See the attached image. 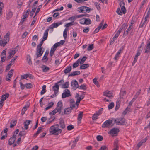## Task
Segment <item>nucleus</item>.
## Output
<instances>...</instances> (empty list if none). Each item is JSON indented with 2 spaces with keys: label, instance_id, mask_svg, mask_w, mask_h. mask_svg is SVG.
I'll list each match as a JSON object with an SVG mask.
<instances>
[{
  "label": "nucleus",
  "instance_id": "obj_4",
  "mask_svg": "<svg viewBox=\"0 0 150 150\" xmlns=\"http://www.w3.org/2000/svg\"><path fill=\"white\" fill-rule=\"evenodd\" d=\"M119 132V130L118 129L114 128L112 129L108 132V133L112 137L115 136L117 135Z\"/></svg>",
  "mask_w": 150,
  "mask_h": 150
},
{
  "label": "nucleus",
  "instance_id": "obj_22",
  "mask_svg": "<svg viewBox=\"0 0 150 150\" xmlns=\"http://www.w3.org/2000/svg\"><path fill=\"white\" fill-rule=\"evenodd\" d=\"M9 96L8 93H6L2 95L1 98V100L3 102L7 98H8Z\"/></svg>",
  "mask_w": 150,
  "mask_h": 150
},
{
  "label": "nucleus",
  "instance_id": "obj_3",
  "mask_svg": "<svg viewBox=\"0 0 150 150\" xmlns=\"http://www.w3.org/2000/svg\"><path fill=\"white\" fill-rule=\"evenodd\" d=\"M115 122L117 125H124L126 123L125 120L124 118L117 119L115 120Z\"/></svg>",
  "mask_w": 150,
  "mask_h": 150
},
{
  "label": "nucleus",
  "instance_id": "obj_25",
  "mask_svg": "<svg viewBox=\"0 0 150 150\" xmlns=\"http://www.w3.org/2000/svg\"><path fill=\"white\" fill-rule=\"evenodd\" d=\"M80 74V72L79 71H76L73 72L68 75V77L73 76L76 75H78Z\"/></svg>",
  "mask_w": 150,
  "mask_h": 150
},
{
  "label": "nucleus",
  "instance_id": "obj_51",
  "mask_svg": "<svg viewBox=\"0 0 150 150\" xmlns=\"http://www.w3.org/2000/svg\"><path fill=\"white\" fill-rule=\"evenodd\" d=\"M130 108V107H129V106H127L125 109V110L123 112V114L124 115H125L129 111Z\"/></svg>",
  "mask_w": 150,
  "mask_h": 150
},
{
  "label": "nucleus",
  "instance_id": "obj_11",
  "mask_svg": "<svg viewBox=\"0 0 150 150\" xmlns=\"http://www.w3.org/2000/svg\"><path fill=\"white\" fill-rule=\"evenodd\" d=\"M62 105V103L61 101H59L57 104V108L56 109L57 110V111L58 112L59 114L61 112V110Z\"/></svg>",
  "mask_w": 150,
  "mask_h": 150
},
{
  "label": "nucleus",
  "instance_id": "obj_48",
  "mask_svg": "<svg viewBox=\"0 0 150 150\" xmlns=\"http://www.w3.org/2000/svg\"><path fill=\"white\" fill-rule=\"evenodd\" d=\"M13 69H12L9 72L7 76L8 77H11L13 75Z\"/></svg>",
  "mask_w": 150,
  "mask_h": 150
},
{
  "label": "nucleus",
  "instance_id": "obj_13",
  "mask_svg": "<svg viewBox=\"0 0 150 150\" xmlns=\"http://www.w3.org/2000/svg\"><path fill=\"white\" fill-rule=\"evenodd\" d=\"M71 86L72 88L74 90H75L76 88H78L79 85L78 83L76 80H73L71 82Z\"/></svg>",
  "mask_w": 150,
  "mask_h": 150
},
{
  "label": "nucleus",
  "instance_id": "obj_53",
  "mask_svg": "<svg viewBox=\"0 0 150 150\" xmlns=\"http://www.w3.org/2000/svg\"><path fill=\"white\" fill-rule=\"evenodd\" d=\"M96 139L98 141H101L103 139V137L102 136L98 135L97 136Z\"/></svg>",
  "mask_w": 150,
  "mask_h": 150
},
{
  "label": "nucleus",
  "instance_id": "obj_64",
  "mask_svg": "<svg viewBox=\"0 0 150 150\" xmlns=\"http://www.w3.org/2000/svg\"><path fill=\"white\" fill-rule=\"evenodd\" d=\"M58 47L57 46V43H55L52 47L51 50L55 51L56 49Z\"/></svg>",
  "mask_w": 150,
  "mask_h": 150
},
{
  "label": "nucleus",
  "instance_id": "obj_19",
  "mask_svg": "<svg viewBox=\"0 0 150 150\" xmlns=\"http://www.w3.org/2000/svg\"><path fill=\"white\" fill-rule=\"evenodd\" d=\"M150 52V44L147 43L146 46L145 48L144 53H148Z\"/></svg>",
  "mask_w": 150,
  "mask_h": 150
},
{
  "label": "nucleus",
  "instance_id": "obj_54",
  "mask_svg": "<svg viewBox=\"0 0 150 150\" xmlns=\"http://www.w3.org/2000/svg\"><path fill=\"white\" fill-rule=\"evenodd\" d=\"M53 24L54 25V28H55L59 26L62 24V22H60L58 23H54Z\"/></svg>",
  "mask_w": 150,
  "mask_h": 150
},
{
  "label": "nucleus",
  "instance_id": "obj_9",
  "mask_svg": "<svg viewBox=\"0 0 150 150\" xmlns=\"http://www.w3.org/2000/svg\"><path fill=\"white\" fill-rule=\"evenodd\" d=\"M59 89V86L58 84L57 83H55L54 86L53 87V89L54 91V94L53 96L56 97L57 96V94L58 92V90Z\"/></svg>",
  "mask_w": 150,
  "mask_h": 150
},
{
  "label": "nucleus",
  "instance_id": "obj_45",
  "mask_svg": "<svg viewBox=\"0 0 150 150\" xmlns=\"http://www.w3.org/2000/svg\"><path fill=\"white\" fill-rule=\"evenodd\" d=\"M9 55L7 58V60H8L12 57L14 55V54L12 52V51L11 52L9 53Z\"/></svg>",
  "mask_w": 150,
  "mask_h": 150
},
{
  "label": "nucleus",
  "instance_id": "obj_41",
  "mask_svg": "<svg viewBox=\"0 0 150 150\" xmlns=\"http://www.w3.org/2000/svg\"><path fill=\"white\" fill-rule=\"evenodd\" d=\"M46 87V86L45 85H44L42 86V90L40 93V94L41 95H43L45 93Z\"/></svg>",
  "mask_w": 150,
  "mask_h": 150
},
{
  "label": "nucleus",
  "instance_id": "obj_36",
  "mask_svg": "<svg viewBox=\"0 0 150 150\" xmlns=\"http://www.w3.org/2000/svg\"><path fill=\"white\" fill-rule=\"evenodd\" d=\"M59 125L60 127L62 129H64L65 127V126L64 121L62 120H60L59 122Z\"/></svg>",
  "mask_w": 150,
  "mask_h": 150
},
{
  "label": "nucleus",
  "instance_id": "obj_12",
  "mask_svg": "<svg viewBox=\"0 0 150 150\" xmlns=\"http://www.w3.org/2000/svg\"><path fill=\"white\" fill-rule=\"evenodd\" d=\"M88 16V14H82L81 15H77L76 17L72 16L68 18V20H71L72 21H74V20L76 19V18H80L83 16Z\"/></svg>",
  "mask_w": 150,
  "mask_h": 150
},
{
  "label": "nucleus",
  "instance_id": "obj_2",
  "mask_svg": "<svg viewBox=\"0 0 150 150\" xmlns=\"http://www.w3.org/2000/svg\"><path fill=\"white\" fill-rule=\"evenodd\" d=\"M120 6L121 7V10L119 8H118L116 11L117 13L119 15H122V13L125 14L126 12V10L125 6V4L123 1H121L119 4Z\"/></svg>",
  "mask_w": 150,
  "mask_h": 150
},
{
  "label": "nucleus",
  "instance_id": "obj_49",
  "mask_svg": "<svg viewBox=\"0 0 150 150\" xmlns=\"http://www.w3.org/2000/svg\"><path fill=\"white\" fill-rule=\"evenodd\" d=\"M126 91H121L120 93V96L122 98L126 95Z\"/></svg>",
  "mask_w": 150,
  "mask_h": 150
},
{
  "label": "nucleus",
  "instance_id": "obj_33",
  "mask_svg": "<svg viewBox=\"0 0 150 150\" xmlns=\"http://www.w3.org/2000/svg\"><path fill=\"white\" fill-rule=\"evenodd\" d=\"M89 67V65L88 64H84L80 66V68L81 69H84L88 68Z\"/></svg>",
  "mask_w": 150,
  "mask_h": 150
},
{
  "label": "nucleus",
  "instance_id": "obj_42",
  "mask_svg": "<svg viewBox=\"0 0 150 150\" xmlns=\"http://www.w3.org/2000/svg\"><path fill=\"white\" fill-rule=\"evenodd\" d=\"M54 105V103L53 102H51L49 103L48 104V105L45 108V110H47L48 109H50Z\"/></svg>",
  "mask_w": 150,
  "mask_h": 150
},
{
  "label": "nucleus",
  "instance_id": "obj_55",
  "mask_svg": "<svg viewBox=\"0 0 150 150\" xmlns=\"http://www.w3.org/2000/svg\"><path fill=\"white\" fill-rule=\"evenodd\" d=\"M7 44L6 42L4 41H2V40H0V45L4 47Z\"/></svg>",
  "mask_w": 150,
  "mask_h": 150
},
{
  "label": "nucleus",
  "instance_id": "obj_21",
  "mask_svg": "<svg viewBox=\"0 0 150 150\" xmlns=\"http://www.w3.org/2000/svg\"><path fill=\"white\" fill-rule=\"evenodd\" d=\"M72 69V67L71 66H67L66 68L64 70V72L65 74L70 73Z\"/></svg>",
  "mask_w": 150,
  "mask_h": 150
},
{
  "label": "nucleus",
  "instance_id": "obj_56",
  "mask_svg": "<svg viewBox=\"0 0 150 150\" xmlns=\"http://www.w3.org/2000/svg\"><path fill=\"white\" fill-rule=\"evenodd\" d=\"M4 7V4L3 3L0 2V16L1 15L2 10Z\"/></svg>",
  "mask_w": 150,
  "mask_h": 150
},
{
  "label": "nucleus",
  "instance_id": "obj_30",
  "mask_svg": "<svg viewBox=\"0 0 150 150\" xmlns=\"http://www.w3.org/2000/svg\"><path fill=\"white\" fill-rule=\"evenodd\" d=\"M76 24V23H75L74 22V21H71V22L67 23L65 25V26L66 28H67L69 26H71L74 24Z\"/></svg>",
  "mask_w": 150,
  "mask_h": 150
},
{
  "label": "nucleus",
  "instance_id": "obj_5",
  "mask_svg": "<svg viewBox=\"0 0 150 150\" xmlns=\"http://www.w3.org/2000/svg\"><path fill=\"white\" fill-rule=\"evenodd\" d=\"M80 9L79 12L83 13H88L90 10V8L86 6H82L79 8Z\"/></svg>",
  "mask_w": 150,
  "mask_h": 150
},
{
  "label": "nucleus",
  "instance_id": "obj_18",
  "mask_svg": "<svg viewBox=\"0 0 150 150\" xmlns=\"http://www.w3.org/2000/svg\"><path fill=\"white\" fill-rule=\"evenodd\" d=\"M118 140L117 139H115L114 142V148L112 150H118Z\"/></svg>",
  "mask_w": 150,
  "mask_h": 150
},
{
  "label": "nucleus",
  "instance_id": "obj_10",
  "mask_svg": "<svg viewBox=\"0 0 150 150\" xmlns=\"http://www.w3.org/2000/svg\"><path fill=\"white\" fill-rule=\"evenodd\" d=\"M103 95L108 97L109 98L111 99L113 97V94L112 91H110L108 92L106 91L103 92Z\"/></svg>",
  "mask_w": 150,
  "mask_h": 150
},
{
  "label": "nucleus",
  "instance_id": "obj_26",
  "mask_svg": "<svg viewBox=\"0 0 150 150\" xmlns=\"http://www.w3.org/2000/svg\"><path fill=\"white\" fill-rule=\"evenodd\" d=\"M83 112H79V114L78 115V122H80L82 119Z\"/></svg>",
  "mask_w": 150,
  "mask_h": 150
},
{
  "label": "nucleus",
  "instance_id": "obj_1",
  "mask_svg": "<svg viewBox=\"0 0 150 150\" xmlns=\"http://www.w3.org/2000/svg\"><path fill=\"white\" fill-rule=\"evenodd\" d=\"M49 131L50 134L58 135L62 132V130L59 129V125L58 124H55L50 127Z\"/></svg>",
  "mask_w": 150,
  "mask_h": 150
},
{
  "label": "nucleus",
  "instance_id": "obj_35",
  "mask_svg": "<svg viewBox=\"0 0 150 150\" xmlns=\"http://www.w3.org/2000/svg\"><path fill=\"white\" fill-rule=\"evenodd\" d=\"M120 100L119 99H118L116 102V104L115 107V110H117L119 109L120 107Z\"/></svg>",
  "mask_w": 150,
  "mask_h": 150
},
{
  "label": "nucleus",
  "instance_id": "obj_47",
  "mask_svg": "<svg viewBox=\"0 0 150 150\" xmlns=\"http://www.w3.org/2000/svg\"><path fill=\"white\" fill-rule=\"evenodd\" d=\"M79 61L77 60L75 63H74L73 65V68H74L77 67L79 66Z\"/></svg>",
  "mask_w": 150,
  "mask_h": 150
},
{
  "label": "nucleus",
  "instance_id": "obj_14",
  "mask_svg": "<svg viewBox=\"0 0 150 150\" xmlns=\"http://www.w3.org/2000/svg\"><path fill=\"white\" fill-rule=\"evenodd\" d=\"M69 104L70 107L72 109L74 108L75 109H76V106L74 100L73 99H71L69 100Z\"/></svg>",
  "mask_w": 150,
  "mask_h": 150
},
{
  "label": "nucleus",
  "instance_id": "obj_39",
  "mask_svg": "<svg viewBox=\"0 0 150 150\" xmlns=\"http://www.w3.org/2000/svg\"><path fill=\"white\" fill-rule=\"evenodd\" d=\"M69 87V82H67L64 83L62 84V88H67Z\"/></svg>",
  "mask_w": 150,
  "mask_h": 150
},
{
  "label": "nucleus",
  "instance_id": "obj_28",
  "mask_svg": "<svg viewBox=\"0 0 150 150\" xmlns=\"http://www.w3.org/2000/svg\"><path fill=\"white\" fill-rule=\"evenodd\" d=\"M87 59V57L86 56H84L82 59H78V60L79 61V63L80 64H83Z\"/></svg>",
  "mask_w": 150,
  "mask_h": 150
},
{
  "label": "nucleus",
  "instance_id": "obj_31",
  "mask_svg": "<svg viewBox=\"0 0 150 150\" xmlns=\"http://www.w3.org/2000/svg\"><path fill=\"white\" fill-rule=\"evenodd\" d=\"M42 68L43 71L44 72H47L50 69L49 67L44 65H43L42 66Z\"/></svg>",
  "mask_w": 150,
  "mask_h": 150
},
{
  "label": "nucleus",
  "instance_id": "obj_50",
  "mask_svg": "<svg viewBox=\"0 0 150 150\" xmlns=\"http://www.w3.org/2000/svg\"><path fill=\"white\" fill-rule=\"evenodd\" d=\"M93 81L94 83L97 85L98 87H100V85H99L98 81H97V79L95 78L93 80Z\"/></svg>",
  "mask_w": 150,
  "mask_h": 150
},
{
  "label": "nucleus",
  "instance_id": "obj_34",
  "mask_svg": "<svg viewBox=\"0 0 150 150\" xmlns=\"http://www.w3.org/2000/svg\"><path fill=\"white\" fill-rule=\"evenodd\" d=\"M49 54L48 51H46L45 54L42 58V60H45L46 61H47L48 60V58L47 57V56Z\"/></svg>",
  "mask_w": 150,
  "mask_h": 150
},
{
  "label": "nucleus",
  "instance_id": "obj_23",
  "mask_svg": "<svg viewBox=\"0 0 150 150\" xmlns=\"http://www.w3.org/2000/svg\"><path fill=\"white\" fill-rule=\"evenodd\" d=\"M31 121L29 120H27L25 121L24 122V125L25 128L26 129H28V125L30 124Z\"/></svg>",
  "mask_w": 150,
  "mask_h": 150
},
{
  "label": "nucleus",
  "instance_id": "obj_46",
  "mask_svg": "<svg viewBox=\"0 0 150 150\" xmlns=\"http://www.w3.org/2000/svg\"><path fill=\"white\" fill-rule=\"evenodd\" d=\"M132 28L129 27L127 29L126 31V32H125V31L124 33L123 36H124V35L125 36L127 35L129 32L130 31V30L132 29Z\"/></svg>",
  "mask_w": 150,
  "mask_h": 150
},
{
  "label": "nucleus",
  "instance_id": "obj_61",
  "mask_svg": "<svg viewBox=\"0 0 150 150\" xmlns=\"http://www.w3.org/2000/svg\"><path fill=\"white\" fill-rule=\"evenodd\" d=\"M114 106V103L113 102H111L108 106V108L109 109H112Z\"/></svg>",
  "mask_w": 150,
  "mask_h": 150
},
{
  "label": "nucleus",
  "instance_id": "obj_62",
  "mask_svg": "<svg viewBox=\"0 0 150 150\" xmlns=\"http://www.w3.org/2000/svg\"><path fill=\"white\" fill-rule=\"evenodd\" d=\"M93 45L92 44L90 45L87 48V50L90 51L94 48Z\"/></svg>",
  "mask_w": 150,
  "mask_h": 150
},
{
  "label": "nucleus",
  "instance_id": "obj_63",
  "mask_svg": "<svg viewBox=\"0 0 150 150\" xmlns=\"http://www.w3.org/2000/svg\"><path fill=\"white\" fill-rule=\"evenodd\" d=\"M18 6L17 8H21L22 5V2L20 0H18L17 1Z\"/></svg>",
  "mask_w": 150,
  "mask_h": 150
},
{
  "label": "nucleus",
  "instance_id": "obj_17",
  "mask_svg": "<svg viewBox=\"0 0 150 150\" xmlns=\"http://www.w3.org/2000/svg\"><path fill=\"white\" fill-rule=\"evenodd\" d=\"M16 136V135L14 134L12 137L9 139L8 141V144L9 145H11L14 143L15 141Z\"/></svg>",
  "mask_w": 150,
  "mask_h": 150
},
{
  "label": "nucleus",
  "instance_id": "obj_37",
  "mask_svg": "<svg viewBox=\"0 0 150 150\" xmlns=\"http://www.w3.org/2000/svg\"><path fill=\"white\" fill-rule=\"evenodd\" d=\"M78 88L80 89L86 90L87 89L86 86L85 84H83L79 86Z\"/></svg>",
  "mask_w": 150,
  "mask_h": 150
},
{
  "label": "nucleus",
  "instance_id": "obj_38",
  "mask_svg": "<svg viewBox=\"0 0 150 150\" xmlns=\"http://www.w3.org/2000/svg\"><path fill=\"white\" fill-rule=\"evenodd\" d=\"M141 92V90L139 89L138 91L136 93V94L134 96L133 99H132V100L134 99L135 100L138 97V96L140 94Z\"/></svg>",
  "mask_w": 150,
  "mask_h": 150
},
{
  "label": "nucleus",
  "instance_id": "obj_7",
  "mask_svg": "<svg viewBox=\"0 0 150 150\" xmlns=\"http://www.w3.org/2000/svg\"><path fill=\"white\" fill-rule=\"evenodd\" d=\"M112 121L111 120H108L103 124L102 127L103 128L109 127L112 124Z\"/></svg>",
  "mask_w": 150,
  "mask_h": 150
},
{
  "label": "nucleus",
  "instance_id": "obj_27",
  "mask_svg": "<svg viewBox=\"0 0 150 150\" xmlns=\"http://www.w3.org/2000/svg\"><path fill=\"white\" fill-rule=\"evenodd\" d=\"M42 127H40L38 128V130L37 131L36 133H35L34 135V136L36 137L38 134L42 132Z\"/></svg>",
  "mask_w": 150,
  "mask_h": 150
},
{
  "label": "nucleus",
  "instance_id": "obj_15",
  "mask_svg": "<svg viewBox=\"0 0 150 150\" xmlns=\"http://www.w3.org/2000/svg\"><path fill=\"white\" fill-rule=\"evenodd\" d=\"M6 49L3 50V51L1 52V61L2 62H4L5 61L6 58Z\"/></svg>",
  "mask_w": 150,
  "mask_h": 150
},
{
  "label": "nucleus",
  "instance_id": "obj_16",
  "mask_svg": "<svg viewBox=\"0 0 150 150\" xmlns=\"http://www.w3.org/2000/svg\"><path fill=\"white\" fill-rule=\"evenodd\" d=\"M126 25L125 24H123L121 27L120 28L119 30L116 32L114 37L117 38L119 35L122 30L123 29V28L125 27Z\"/></svg>",
  "mask_w": 150,
  "mask_h": 150
},
{
  "label": "nucleus",
  "instance_id": "obj_32",
  "mask_svg": "<svg viewBox=\"0 0 150 150\" xmlns=\"http://www.w3.org/2000/svg\"><path fill=\"white\" fill-rule=\"evenodd\" d=\"M83 98H81V97H78L77 98L76 101V109H77L80 101L83 99Z\"/></svg>",
  "mask_w": 150,
  "mask_h": 150
},
{
  "label": "nucleus",
  "instance_id": "obj_59",
  "mask_svg": "<svg viewBox=\"0 0 150 150\" xmlns=\"http://www.w3.org/2000/svg\"><path fill=\"white\" fill-rule=\"evenodd\" d=\"M30 11V9H28L25 13H24V14L23 15V16H25V18H26L29 14V13Z\"/></svg>",
  "mask_w": 150,
  "mask_h": 150
},
{
  "label": "nucleus",
  "instance_id": "obj_6",
  "mask_svg": "<svg viewBox=\"0 0 150 150\" xmlns=\"http://www.w3.org/2000/svg\"><path fill=\"white\" fill-rule=\"evenodd\" d=\"M71 96V93L69 90L67 89H65L64 91V92L62 94V98H64L67 97H68Z\"/></svg>",
  "mask_w": 150,
  "mask_h": 150
},
{
  "label": "nucleus",
  "instance_id": "obj_20",
  "mask_svg": "<svg viewBox=\"0 0 150 150\" xmlns=\"http://www.w3.org/2000/svg\"><path fill=\"white\" fill-rule=\"evenodd\" d=\"M49 31V29H47L45 30L42 39L45 40L47 39L48 36V32Z\"/></svg>",
  "mask_w": 150,
  "mask_h": 150
},
{
  "label": "nucleus",
  "instance_id": "obj_29",
  "mask_svg": "<svg viewBox=\"0 0 150 150\" xmlns=\"http://www.w3.org/2000/svg\"><path fill=\"white\" fill-rule=\"evenodd\" d=\"M17 123L16 120H12L10 123L11 125H10V127L11 128H12L14 127V126L16 125Z\"/></svg>",
  "mask_w": 150,
  "mask_h": 150
},
{
  "label": "nucleus",
  "instance_id": "obj_44",
  "mask_svg": "<svg viewBox=\"0 0 150 150\" xmlns=\"http://www.w3.org/2000/svg\"><path fill=\"white\" fill-rule=\"evenodd\" d=\"M27 60L28 62L29 65L32 64V61L30 56L29 55H28L27 56Z\"/></svg>",
  "mask_w": 150,
  "mask_h": 150
},
{
  "label": "nucleus",
  "instance_id": "obj_40",
  "mask_svg": "<svg viewBox=\"0 0 150 150\" xmlns=\"http://www.w3.org/2000/svg\"><path fill=\"white\" fill-rule=\"evenodd\" d=\"M29 107V106L27 105L25 106L22 110L21 114L23 115L25 111L27 110V108Z\"/></svg>",
  "mask_w": 150,
  "mask_h": 150
},
{
  "label": "nucleus",
  "instance_id": "obj_43",
  "mask_svg": "<svg viewBox=\"0 0 150 150\" xmlns=\"http://www.w3.org/2000/svg\"><path fill=\"white\" fill-rule=\"evenodd\" d=\"M13 16V13L11 11L9 12L7 14L6 19H9L11 18Z\"/></svg>",
  "mask_w": 150,
  "mask_h": 150
},
{
  "label": "nucleus",
  "instance_id": "obj_57",
  "mask_svg": "<svg viewBox=\"0 0 150 150\" xmlns=\"http://www.w3.org/2000/svg\"><path fill=\"white\" fill-rule=\"evenodd\" d=\"M85 24H90L91 23V21L89 18H85Z\"/></svg>",
  "mask_w": 150,
  "mask_h": 150
},
{
  "label": "nucleus",
  "instance_id": "obj_8",
  "mask_svg": "<svg viewBox=\"0 0 150 150\" xmlns=\"http://www.w3.org/2000/svg\"><path fill=\"white\" fill-rule=\"evenodd\" d=\"M42 47H37V50L36 54L37 56V58H38L40 57L43 54L44 50H42Z\"/></svg>",
  "mask_w": 150,
  "mask_h": 150
},
{
  "label": "nucleus",
  "instance_id": "obj_58",
  "mask_svg": "<svg viewBox=\"0 0 150 150\" xmlns=\"http://www.w3.org/2000/svg\"><path fill=\"white\" fill-rule=\"evenodd\" d=\"M25 86L27 88L30 89L32 87V85L31 83H28L25 84Z\"/></svg>",
  "mask_w": 150,
  "mask_h": 150
},
{
  "label": "nucleus",
  "instance_id": "obj_60",
  "mask_svg": "<svg viewBox=\"0 0 150 150\" xmlns=\"http://www.w3.org/2000/svg\"><path fill=\"white\" fill-rule=\"evenodd\" d=\"M65 41L64 40H61L59 42L56 43L58 46L63 45Z\"/></svg>",
  "mask_w": 150,
  "mask_h": 150
},
{
  "label": "nucleus",
  "instance_id": "obj_24",
  "mask_svg": "<svg viewBox=\"0 0 150 150\" xmlns=\"http://www.w3.org/2000/svg\"><path fill=\"white\" fill-rule=\"evenodd\" d=\"M72 109H73L70 107L65 108L64 110V114H69L71 113V110Z\"/></svg>",
  "mask_w": 150,
  "mask_h": 150
},
{
  "label": "nucleus",
  "instance_id": "obj_52",
  "mask_svg": "<svg viewBox=\"0 0 150 150\" xmlns=\"http://www.w3.org/2000/svg\"><path fill=\"white\" fill-rule=\"evenodd\" d=\"M28 77H29V75L28 74L21 75V79L23 80L26 79Z\"/></svg>",
  "mask_w": 150,
  "mask_h": 150
}]
</instances>
